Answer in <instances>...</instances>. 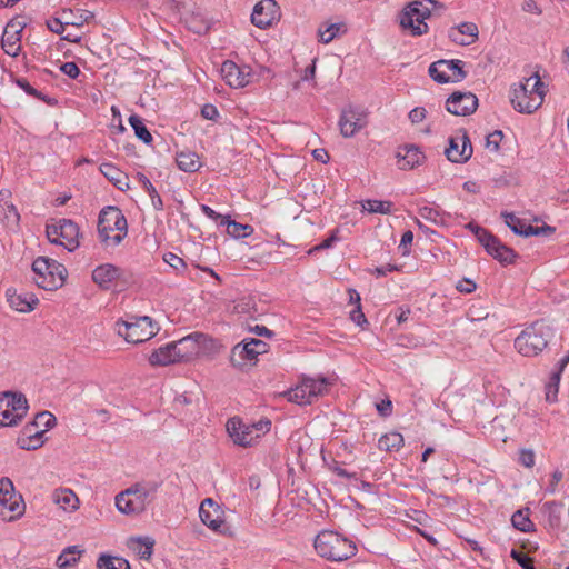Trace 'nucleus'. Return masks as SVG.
I'll return each mask as SVG.
<instances>
[{
  "mask_svg": "<svg viewBox=\"0 0 569 569\" xmlns=\"http://www.w3.org/2000/svg\"><path fill=\"white\" fill-rule=\"evenodd\" d=\"M160 480H148L138 482L116 496V507L123 515H139L153 500Z\"/></svg>",
  "mask_w": 569,
  "mask_h": 569,
  "instance_id": "f257e3e1",
  "label": "nucleus"
},
{
  "mask_svg": "<svg viewBox=\"0 0 569 569\" xmlns=\"http://www.w3.org/2000/svg\"><path fill=\"white\" fill-rule=\"evenodd\" d=\"M545 94V83L535 72L512 89L510 102L518 112L532 113L542 104Z\"/></svg>",
  "mask_w": 569,
  "mask_h": 569,
  "instance_id": "f03ea898",
  "label": "nucleus"
},
{
  "mask_svg": "<svg viewBox=\"0 0 569 569\" xmlns=\"http://www.w3.org/2000/svg\"><path fill=\"white\" fill-rule=\"evenodd\" d=\"M443 9V4L436 0H416L409 2L399 14V23L402 29L410 30L415 37L428 33L429 27L426 20L432 14V10Z\"/></svg>",
  "mask_w": 569,
  "mask_h": 569,
  "instance_id": "7ed1b4c3",
  "label": "nucleus"
},
{
  "mask_svg": "<svg viewBox=\"0 0 569 569\" xmlns=\"http://www.w3.org/2000/svg\"><path fill=\"white\" fill-rule=\"evenodd\" d=\"M315 549L320 557L337 562L350 559L357 553L353 541L331 530H323L316 536Z\"/></svg>",
  "mask_w": 569,
  "mask_h": 569,
  "instance_id": "20e7f679",
  "label": "nucleus"
},
{
  "mask_svg": "<svg viewBox=\"0 0 569 569\" xmlns=\"http://www.w3.org/2000/svg\"><path fill=\"white\" fill-rule=\"evenodd\" d=\"M553 329L543 320L533 322L515 339V348L525 357L538 356L552 339Z\"/></svg>",
  "mask_w": 569,
  "mask_h": 569,
  "instance_id": "39448f33",
  "label": "nucleus"
},
{
  "mask_svg": "<svg viewBox=\"0 0 569 569\" xmlns=\"http://www.w3.org/2000/svg\"><path fill=\"white\" fill-rule=\"evenodd\" d=\"M34 283L44 290H57L66 280L67 270L63 264L54 259L38 257L32 262Z\"/></svg>",
  "mask_w": 569,
  "mask_h": 569,
  "instance_id": "423d86ee",
  "label": "nucleus"
},
{
  "mask_svg": "<svg viewBox=\"0 0 569 569\" xmlns=\"http://www.w3.org/2000/svg\"><path fill=\"white\" fill-rule=\"evenodd\" d=\"M117 330L130 343H141L154 337L159 327L148 316H132L128 320H118Z\"/></svg>",
  "mask_w": 569,
  "mask_h": 569,
  "instance_id": "0eeeda50",
  "label": "nucleus"
},
{
  "mask_svg": "<svg viewBox=\"0 0 569 569\" xmlns=\"http://www.w3.org/2000/svg\"><path fill=\"white\" fill-rule=\"evenodd\" d=\"M29 409L27 398L21 392L0 393V427L17 426Z\"/></svg>",
  "mask_w": 569,
  "mask_h": 569,
  "instance_id": "6e6552de",
  "label": "nucleus"
},
{
  "mask_svg": "<svg viewBox=\"0 0 569 569\" xmlns=\"http://www.w3.org/2000/svg\"><path fill=\"white\" fill-rule=\"evenodd\" d=\"M465 62L459 59L438 60L429 66V76L437 83L460 82L467 77Z\"/></svg>",
  "mask_w": 569,
  "mask_h": 569,
  "instance_id": "1a4fd4ad",
  "label": "nucleus"
},
{
  "mask_svg": "<svg viewBox=\"0 0 569 569\" xmlns=\"http://www.w3.org/2000/svg\"><path fill=\"white\" fill-rule=\"evenodd\" d=\"M180 361H189L214 346V340L201 332H192L187 337L174 341Z\"/></svg>",
  "mask_w": 569,
  "mask_h": 569,
  "instance_id": "9d476101",
  "label": "nucleus"
},
{
  "mask_svg": "<svg viewBox=\"0 0 569 569\" xmlns=\"http://www.w3.org/2000/svg\"><path fill=\"white\" fill-rule=\"evenodd\" d=\"M127 219L117 207H106L100 211L98 220V232L102 242L109 241V233L112 231H124L127 234Z\"/></svg>",
  "mask_w": 569,
  "mask_h": 569,
  "instance_id": "9b49d317",
  "label": "nucleus"
},
{
  "mask_svg": "<svg viewBox=\"0 0 569 569\" xmlns=\"http://www.w3.org/2000/svg\"><path fill=\"white\" fill-rule=\"evenodd\" d=\"M267 351L268 345L264 341L256 338L244 339L231 349L230 362L233 367L242 368L247 361H253Z\"/></svg>",
  "mask_w": 569,
  "mask_h": 569,
  "instance_id": "f8f14e48",
  "label": "nucleus"
},
{
  "mask_svg": "<svg viewBox=\"0 0 569 569\" xmlns=\"http://www.w3.org/2000/svg\"><path fill=\"white\" fill-rule=\"evenodd\" d=\"M367 111L361 107L348 106L342 109L339 118L340 133L345 138L353 137L367 126Z\"/></svg>",
  "mask_w": 569,
  "mask_h": 569,
  "instance_id": "ddd939ff",
  "label": "nucleus"
},
{
  "mask_svg": "<svg viewBox=\"0 0 569 569\" xmlns=\"http://www.w3.org/2000/svg\"><path fill=\"white\" fill-rule=\"evenodd\" d=\"M478 108V98L472 92L456 91L446 101V110L455 116L472 114Z\"/></svg>",
  "mask_w": 569,
  "mask_h": 569,
  "instance_id": "4468645a",
  "label": "nucleus"
},
{
  "mask_svg": "<svg viewBox=\"0 0 569 569\" xmlns=\"http://www.w3.org/2000/svg\"><path fill=\"white\" fill-rule=\"evenodd\" d=\"M278 17V3L274 0H261L253 7L251 22L260 29H266L270 27Z\"/></svg>",
  "mask_w": 569,
  "mask_h": 569,
  "instance_id": "2eb2a0df",
  "label": "nucleus"
},
{
  "mask_svg": "<svg viewBox=\"0 0 569 569\" xmlns=\"http://www.w3.org/2000/svg\"><path fill=\"white\" fill-rule=\"evenodd\" d=\"M445 154L450 162L465 163L472 156V144L466 131L460 138H450Z\"/></svg>",
  "mask_w": 569,
  "mask_h": 569,
  "instance_id": "dca6fc26",
  "label": "nucleus"
},
{
  "mask_svg": "<svg viewBox=\"0 0 569 569\" xmlns=\"http://www.w3.org/2000/svg\"><path fill=\"white\" fill-rule=\"evenodd\" d=\"M221 74L230 87L243 88L251 82L252 74L249 67H240L231 60L221 66Z\"/></svg>",
  "mask_w": 569,
  "mask_h": 569,
  "instance_id": "f3484780",
  "label": "nucleus"
},
{
  "mask_svg": "<svg viewBox=\"0 0 569 569\" xmlns=\"http://www.w3.org/2000/svg\"><path fill=\"white\" fill-rule=\"evenodd\" d=\"M222 513L220 506L212 498H206L199 508L202 523L216 532H221L223 527Z\"/></svg>",
  "mask_w": 569,
  "mask_h": 569,
  "instance_id": "a211bd4d",
  "label": "nucleus"
},
{
  "mask_svg": "<svg viewBox=\"0 0 569 569\" xmlns=\"http://www.w3.org/2000/svg\"><path fill=\"white\" fill-rule=\"evenodd\" d=\"M120 279L128 282L124 270L112 263L100 264L92 271V280L104 290L110 289L112 282Z\"/></svg>",
  "mask_w": 569,
  "mask_h": 569,
  "instance_id": "6ab92c4d",
  "label": "nucleus"
},
{
  "mask_svg": "<svg viewBox=\"0 0 569 569\" xmlns=\"http://www.w3.org/2000/svg\"><path fill=\"white\" fill-rule=\"evenodd\" d=\"M227 430L233 442L241 447L251 446L260 437V433H254L253 427L243 425L234 418L228 421Z\"/></svg>",
  "mask_w": 569,
  "mask_h": 569,
  "instance_id": "aec40b11",
  "label": "nucleus"
},
{
  "mask_svg": "<svg viewBox=\"0 0 569 569\" xmlns=\"http://www.w3.org/2000/svg\"><path fill=\"white\" fill-rule=\"evenodd\" d=\"M479 30L473 22H462L459 26L450 28L449 39L460 46H470L478 40Z\"/></svg>",
  "mask_w": 569,
  "mask_h": 569,
  "instance_id": "412c9836",
  "label": "nucleus"
},
{
  "mask_svg": "<svg viewBox=\"0 0 569 569\" xmlns=\"http://www.w3.org/2000/svg\"><path fill=\"white\" fill-rule=\"evenodd\" d=\"M22 26L19 22L10 21L3 31L1 46L4 52L11 57L18 56L20 51V33Z\"/></svg>",
  "mask_w": 569,
  "mask_h": 569,
  "instance_id": "4be33fe9",
  "label": "nucleus"
},
{
  "mask_svg": "<svg viewBox=\"0 0 569 569\" xmlns=\"http://www.w3.org/2000/svg\"><path fill=\"white\" fill-rule=\"evenodd\" d=\"M59 234L61 236V246L68 251H73L79 247V227L70 219L58 220Z\"/></svg>",
  "mask_w": 569,
  "mask_h": 569,
  "instance_id": "5701e85b",
  "label": "nucleus"
},
{
  "mask_svg": "<svg viewBox=\"0 0 569 569\" xmlns=\"http://www.w3.org/2000/svg\"><path fill=\"white\" fill-rule=\"evenodd\" d=\"M151 366H169L176 362H181L173 342L167 343L156 350L149 356Z\"/></svg>",
  "mask_w": 569,
  "mask_h": 569,
  "instance_id": "b1692460",
  "label": "nucleus"
},
{
  "mask_svg": "<svg viewBox=\"0 0 569 569\" xmlns=\"http://www.w3.org/2000/svg\"><path fill=\"white\" fill-rule=\"evenodd\" d=\"M24 511V503L21 496L14 493V498H1L0 500V518L6 521H12L22 516Z\"/></svg>",
  "mask_w": 569,
  "mask_h": 569,
  "instance_id": "393cba45",
  "label": "nucleus"
},
{
  "mask_svg": "<svg viewBox=\"0 0 569 569\" xmlns=\"http://www.w3.org/2000/svg\"><path fill=\"white\" fill-rule=\"evenodd\" d=\"M6 295L10 307L19 312H30L39 302V300L34 298L33 295H18L11 289H8Z\"/></svg>",
  "mask_w": 569,
  "mask_h": 569,
  "instance_id": "a878e982",
  "label": "nucleus"
},
{
  "mask_svg": "<svg viewBox=\"0 0 569 569\" xmlns=\"http://www.w3.org/2000/svg\"><path fill=\"white\" fill-rule=\"evenodd\" d=\"M402 150L405 153L399 151L397 157L399 158L400 169H413L415 167L422 163L425 154L419 147L415 144H406Z\"/></svg>",
  "mask_w": 569,
  "mask_h": 569,
  "instance_id": "bb28decb",
  "label": "nucleus"
},
{
  "mask_svg": "<svg viewBox=\"0 0 569 569\" xmlns=\"http://www.w3.org/2000/svg\"><path fill=\"white\" fill-rule=\"evenodd\" d=\"M488 254L499 261L503 266L512 264L518 258V253L510 247L506 246L498 238V243H492L485 249Z\"/></svg>",
  "mask_w": 569,
  "mask_h": 569,
  "instance_id": "cd10ccee",
  "label": "nucleus"
},
{
  "mask_svg": "<svg viewBox=\"0 0 569 569\" xmlns=\"http://www.w3.org/2000/svg\"><path fill=\"white\" fill-rule=\"evenodd\" d=\"M52 500L61 509L68 512L74 511L79 508V499L71 489H56L52 493Z\"/></svg>",
  "mask_w": 569,
  "mask_h": 569,
  "instance_id": "c85d7f7f",
  "label": "nucleus"
},
{
  "mask_svg": "<svg viewBox=\"0 0 569 569\" xmlns=\"http://www.w3.org/2000/svg\"><path fill=\"white\" fill-rule=\"evenodd\" d=\"M44 435L46 429H41V431H34V433H30V430H21L16 443L22 450H37L43 446Z\"/></svg>",
  "mask_w": 569,
  "mask_h": 569,
  "instance_id": "c756f323",
  "label": "nucleus"
},
{
  "mask_svg": "<svg viewBox=\"0 0 569 569\" xmlns=\"http://www.w3.org/2000/svg\"><path fill=\"white\" fill-rule=\"evenodd\" d=\"M99 170L119 190L129 189L128 177L112 163H102Z\"/></svg>",
  "mask_w": 569,
  "mask_h": 569,
  "instance_id": "7c9ffc66",
  "label": "nucleus"
},
{
  "mask_svg": "<svg viewBox=\"0 0 569 569\" xmlns=\"http://www.w3.org/2000/svg\"><path fill=\"white\" fill-rule=\"evenodd\" d=\"M302 388H305L306 392L308 393L309 398L313 402L315 399H317L319 396H321L323 392L327 391L330 382L326 377H319V378H308L303 377L301 379Z\"/></svg>",
  "mask_w": 569,
  "mask_h": 569,
  "instance_id": "2f4dec72",
  "label": "nucleus"
},
{
  "mask_svg": "<svg viewBox=\"0 0 569 569\" xmlns=\"http://www.w3.org/2000/svg\"><path fill=\"white\" fill-rule=\"evenodd\" d=\"M176 161L178 168L184 172H196L201 167L198 153L191 150L177 152Z\"/></svg>",
  "mask_w": 569,
  "mask_h": 569,
  "instance_id": "473e14b6",
  "label": "nucleus"
},
{
  "mask_svg": "<svg viewBox=\"0 0 569 569\" xmlns=\"http://www.w3.org/2000/svg\"><path fill=\"white\" fill-rule=\"evenodd\" d=\"M220 226H227V231L233 238H247L253 232V228L250 224H242L234 220H231L228 216L222 218L219 222Z\"/></svg>",
  "mask_w": 569,
  "mask_h": 569,
  "instance_id": "72a5a7b5",
  "label": "nucleus"
},
{
  "mask_svg": "<svg viewBox=\"0 0 569 569\" xmlns=\"http://www.w3.org/2000/svg\"><path fill=\"white\" fill-rule=\"evenodd\" d=\"M138 180L141 182L142 188L149 194L154 210L160 211L163 209V201L159 196L157 189L153 187L151 181L141 172L137 173Z\"/></svg>",
  "mask_w": 569,
  "mask_h": 569,
  "instance_id": "f704fd0d",
  "label": "nucleus"
},
{
  "mask_svg": "<svg viewBox=\"0 0 569 569\" xmlns=\"http://www.w3.org/2000/svg\"><path fill=\"white\" fill-rule=\"evenodd\" d=\"M129 123L132 127L134 134L138 139L143 141L146 144H150L153 140L152 134L144 126L142 119L138 114H131L129 117Z\"/></svg>",
  "mask_w": 569,
  "mask_h": 569,
  "instance_id": "c9c22d12",
  "label": "nucleus"
},
{
  "mask_svg": "<svg viewBox=\"0 0 569 569\" xmlns=\"http://www.w3.org/2000/svg\"><path fill=\"white\" fill-rule=\"evenodd\" d=\"M403 446V437L399 432H389L381 436L378 440V447L381 450L391 451L398 450Z\"/></svg>",
  "mask_w": 569,
  "mask_h": 569,
  "instance_id": "e433bc0d",
  "label": "nucleus"
},
{
  "mask_svg": "<svg viewBox=\"0 0 569 569\" xmlns=\"http://www.w3.org/2000/svg\"><path fill=\"white\" fill-rule=\"evenodd\" d=\"M346 31L347 28L342 22L331 23L327 26L325 29L322 27H319V41L327 44L331 42L340 32L345 33Z\"/></svg>",
  "mask_w": 569,
  "mask_h": 569,
  "instance_id": "4c0bfd02",
  "label": "nucleus"
},
{
  "mask_svg": "<svg viewBox=\"0 0 569 569\" xmlns=\"http://www.w3.org/2000/svg\"><path fill=\"white\" fill-rule=\"evenodd\" d=\"M97 566L99 569H131L126 559L106 555L99 557Z\"/></svg>",
  "mask_w": 569,
  "mask_h": 569,
  "instance_id": "58836bf2",
  "label": "nucleus"
},
{
  "mask_svg": "<svg viewBox=\"0 0 569 569\" xmlns=\"http://www.w3.org/2000/svg\"><path fill=\"white\" fill-rule=\"evenodd\" d=\"M528 511L529 509L518 510L511 517L512 526L522 532H530L533 530V523L528 516Z\"/></svg>",
  "mask_w": 569,
  "mask_h": 569,
  "instance_id": "ea45409f",
  "label": "nucleus"
},
{
  "mask_svg": "<svg viewBox=\"0 0 569 569\" xmlns=\"http://www.w3.org/2000/svg\"><path fill=\"white\" fill-rule=\"evenodd\" d=\"M16 83L19 88H21L27 94L33 97V98H37L39 100H42L44 102H47L49 106H54L57 103V100L53 99V98H49L47 96H44L42 92H40L39 90H37L36 88H33L29 81L24 78H18L16 80Z\"/></svg>",
  "mask_w": 569,
  "mask_h": 569,
  "instance_id": "a19ab883",
  "label": "nucleus"
},
{
  "mask_svg": "<svg viewBox=\"0 0 569 569\" xmlns=\"http://www.w3.org/2000/svg\"><path fill=\"white\" fill-rule=\"evenodd\" d=\"M132 543H136L137 552L141 559H149L153 552L154 540L150 537L132 538Z\"/></svg>",
  "mask_w": 569,
  "mask_h": 569,
  "instance_id": "79ce46f5",
  "label": "nucleus"
},
{
  "mask_svg": "<svg viewBox=\"0 0 569 569\" xmlns=\"http://www.w3.org/2000/svg\"><path fill=\"white\" fill-rule=\"evenodd\" d=\"M362 207L369 213L388 214L391 212L392 202L369 199L363 202Z\"/></svg>",
  "mask_w": 569,
  "mask_h": 569,
  "instance_id": "37998d69",
  "label": "nucleus"
},
{
  "mask_svg": "<svg viewBox=\"0 0 569 569\" xmlns=\"http://www.w3.org/2000/svg\"><path fill=\"white\" fill-rule=\"evenodd\" d=\"M288 400L290 402H295L297 405H310L312 403L305 388H302V382L300 381L295 388L290 389L286 393Z\"/></svg>",
  "mask_w": 569,
  "mask_h": 569,
  "instance_id": "c03bdc74",
  "label": "nucleus"
},
{
  "mask_svg": "<svg viewBox=\"0 0 569 569\" xmlns=\"http://www.w3.org/2000/svg\"><path fill=\"white\" fill-rule=\"evenodd\" d=\"M501 217L515 234L522 236V231L527 226L522 219L516 217L515 213L507 211L501 212Z\"/></svg>",
  "mask_w": 569,
  "mask_h": 569,
  "instance_id": "a18cd8bd",
  "label": "nucleus"
},
{
  "mask_svg": "<svg viewBox=\"0 0 569 569\" xmlns=\"http://www.w3.org/2000/svg\"><path fill=\"white\" fill-rule=\"evenodd\" d=\"M561 375L560 372H552L548 383L546 385V400L555 402L557 400L559 383Z\"/></svg>",
  "mask_w": 569,
  "mask_h": 569,
  "instance_id": "49530a36",
  "label": "nucleus"
},
{
  "mask_svg": "<svg viewBox=\"0 0 569 569\" xmlns=\"http://www.w3.org/2000/svg\"><path fill=\"white\" fill-rule=\"evenodd\" d=\"M32 421L34 422V425H37L38 428L43 427V429H46V432L49 429L53 428L57 423L56 417L49 411H42L37 413Z\"/></svg>",
  "mask_w": 569,
  "mask_h": 569,
  "instance_id": "de8ad7c7",
  "label": "nucleus"
},
{
  "mask_svg": "<svg viewBox=\"0 0 569 569\" xmlns=\"http://www.w3.org/2000/svg\"><path fill=\"white\" fill-rule=\"evenodd\" d=\"M555 228L548 224H543L541 227H533L531 224H527L522 231V237H531V236H549L555 232Z\"/></svg>",
  "mask_w": 569,
  "mask_h": 569,
  "instance_id": "09e8293b",
  "label": "nucleus"
},
{
  "mask_svg": "<svg viewBox=\"0 0 569 569\" xmlns=\"http://www.w3.org/2000/svg\"><path fill=\"white\" fill-rule=\"evenodd\" d=\"M510 556L522 569H536L533 559L522 551L512 549Z\"/></svg>",
  "mask_w": 569,
  "mask_h": 569,
  "instance_id": "8fccbe9b",
  "label": "nucleus"
},
{
  "mask_svg": "<svg viewBox=\"0 0 569 569\" xmlns=\"http://www.w3.org/2000/svg\"><path fill=\"white\" fill-rule=\"evenodd\" d=\"M478 234L476 236L477 240L481 243V246L486 249L490 247L492 243H498V237L492 234L487 229H477Z\"/></svg>",
  "mask_w": 569,
  "mask_h": 569,
  "instance_id": "3c124183",
  "label": "nucleus"
},
{
  "mask_svg": "<svg viewBox=\"0 0 569 569\" xmlns=\"http://www.w3.org/2000/svg\"><path fill=\"white\" fill-rule=\"evenodd\" d=\"M503 133L500 130H496L489 133L486 138V146L488 149L492 151H498L500 147V142L502 140Z\"/></svg>",
  "mask_w": 569,
  "mask_h": 569,
  "instance_id": "603ef678",
  "label": "nucleus"
},
{
  "mask_svg": "<svg viewBox=\"0 0 569 569\" xmlns=\"http://www.w3.org/2000/svg\"><path fill=\"white\" fill-rule=\"evenodd\" d=\"M163 260L177 271L186 269V263L183 259L172 252L166 253L163 256Z\"/></svg>",
  "mask_w": 569,
  "mask_h": 569,
  "instance_id": "864d4df0",
  "label": "nucleus"
},
{
  "mask_svg": "<svg viewBox=\"0 0 569 569\" xmlns=\"http://www.w3.org/2000/svg\"><path fill=\"white\" fill-rule=\"evenodd\" d=\"M46 233L48 240L53 244H60L61 246V236L59 234L58 229V221L56 223L47 224Z\"/></svg>",
  "mask_w": 569,
  "mask_h": 569,
  "instance_id": "5fc2aeb1",
  "label": "nucleus"
},
{
  "mask_svg": "<svg viewBox=\"0 0 569 569\" xmlns=\"http://www.w3.org/2000/svg\"><path fill=\"white\" fill-rule=\"evenodd\" d=\"M70 22H62L59 18H52L47 20V27L50 31L62 36L64 31V27L69 26Z\"/></svg>",
  "mask_w": 569,
  "mask_h": 569,
  "instance_id": "6e6d98bb",
  "label": "nucleus"
},
{
  "mask_svg": "<svg viewBox=\"0 0 569 569\" xmlns=\"http://www.w3.org/2000/svg\"><path fill=\"white\" fill-rule=\"evenodd\" d=\"M520 463L526 468L535 466V452L531 449H522L519 456Z\"/></svg>",
  "mask_w": 569,
  "mask_h": 569,
  "instance_id": "4d7b16f0",
  "label": "nucleus"
},
{
  "mask_svg": "<svg viewBox=\"0 0 569 569\" xmlns=\"http://www.w3.org/2000/svg\"><path fill=\"white\" fill-rule=\"evenodd\" d=\"M419 214L421 218L435 223L438 222V218L440 216L437 209L427 206L419 209Z\"/></svg>",
  "mask_w": 569,
  "mask_h": 569,
  "instance_id": "13d9d810",
  "label": "nucleus"
},
{
  "mask_svg": "<svg viewBox=\"0 0 569 569\" xmlns=\"http://www.w3.org/2000/svg\"><path fill=\"white\" fill-rule=\"evenodd\" d=\"M60 70L62 73L71 79H76L80 74V69L74 62H64L61 64Z\"/></svg>",
  "mask_w": 569,
  "mask_h": 569,
  "instance_id": "bf43d9fd",
  "label": "nucleus"
},
{
  "mask_svg": "<svg viewBox=\"0 0 569 569\" xmlns=\"http://www.w3.org/2000/svg\"><path fill=\"white\" fill-rule=\"evenodd\" d=\"M350 319L360 327L368 323L361 306H356L355 309L350 311Z\"/></svg>",
  "mask_w": 569,
  "mask_h": 569,
  "instance_id": "052dcab7",
  "label": "nucleus"
},
{
  "mask_svg": "<svg viewBox=\"0 0 569 569\" xmlns=\"http://www.w3.org/2000/svg\"><path fill=\"white\" fill-rule=\"evenodd\" d=\"M412 241H413V232L411 230L405 231L402 233L400 244H399V249L402 251L403 256L409 253L408 247L412 243Z\"/></svg>",
  "mask_w": 569,
  "mask_h": 569,
  "instance_id": "680f3d73",
  "label": "nucleus"
},
{
  "mask_svg": "<svg viewBox=\"0 0 569 569\" xmlns=\"http://www.w3.org/2000/svg\"><path fill=\"white\" fill-rule=\"evenodd\" d=\"M329 469L335 472L337 476L346 479H352L356 478L355 472H349L346 469H343L338 461H332L331 465H329Z\"/></svg>",
  "mask_w": 569,
  "mask_h": 569,
  "instance_id": "e2e57ef3",
  "label": "nucleus"
},
{
  "mask_svg": "<svg viewBox=\"0 0 569 569\" xmlns=\"http://www.w3.org/2000/svg\"><path fill=\"white\" fill-rule=\"evenodd\" d=\"M93 18H94L93 12H91L89 10H80L79 17L74 21H71L70 24L76 26V27H81L84 23H88L91 20H93Z\"/></svg>",
  "mask_w": 569,
  "mask_h": 569,
  "instance_id": "0e129e2a",
  "label": "nucleus"
},
{
  "mask_svg": "<svg viewBox=\"0 0 569 569\" xmlns=\"http://www.w3.org/2000/svg\"><path fill=\"white\" fill-rule=\"evenodd\" d=\"M337 233H338V230L337 229L333 230L327 239L322 240L318 246H316L312 250H310V252L331 248L333 246V243L336 241H338Z\"/></svg>",
  "mask_w": 569,
  "mask_h": 569,
  "instance_id": "69168bd1",
  "label": "nucleus"
},
{
  "mask_svg": "<svg viewBox=\"0 0 569 569\" xmlns=\"http://www.w3.org/2000/svg\"><path fill=\"white\" fill-rule=\"evenodd\" d=\"M427 111L422 107H416L409 112V119L412 123H420L426 119Z\"/></svg>",
  "mask_w": 569,
  "mask_h": 569,
  "instance_id": "338daca9",
  "label": "nucleus"
},
{
  "mask_svg": "<svg viewBox=\"0 0 569 569\" xmlns=\"http://www.w3.org/2000/svg\"><path fill=\"white\" fill-rule=\"evenodd\" d=\"M201 114L204 119L216 120L219 116V112L216 106L207 103L201 108Z\"/></svg>",
  "mask_w": 569,
  "mask_h": 569,
  "instance_id": "774afa93",
  "label": "nucleus"
}]
</instances>
